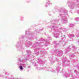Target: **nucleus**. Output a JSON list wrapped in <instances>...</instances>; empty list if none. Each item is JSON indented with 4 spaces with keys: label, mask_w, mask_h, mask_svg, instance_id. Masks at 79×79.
I'll list each match as a JSON object with an SVG mask.
<instances>
[{
    "label": "nucleus",
    "mask_w": 79,
    "mask_h": 79,
    "mask_svg": "<svg viewBox=\"0 0 79 79\" xmlns=\"http://www.w3.org/2000/svg\"><path fill=\"white\" fill-rule=\"evenodd\" d=\"M19 68H20V69H21V70H22V69H23V66H19Z\"/></svg>",
    "instance_id": "f257e3e1"
}]
</instances>
